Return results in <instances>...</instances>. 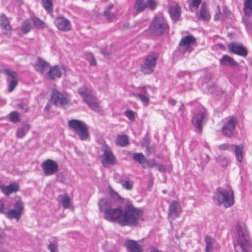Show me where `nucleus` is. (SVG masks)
Instances as JSON below:
<instances>
[{
    "instance_id": "obj_1",
    "label": "nucleus",
    "mask_w": 252,
    "mask_h": 252,
    "mask_svg": "<svg viewBox=\"0 0 252 252\" xmlns=\"http://www.w3.org/2000/svg\"><path fill=\"white\" fill-rule=\"evenodd\" d=\"M143 214V212L141 209L128 205L123 211L119 223L121 226H136L139 220H141Z\"/></svg>"
},
{
    "instance_id": "obj_2",
    "label": "nucleus",
    "mask_w": 252,
    "mask_h": 252,
    "mask_svg": "<svg viewBox=\"0 0 252 252\" xmlns=\"http://www.w3.org/2000/svg\"><path fill=\"white\" fill-rule=\"evenodd\" d=\"M98 206L100 211L104 212V218L106 220L110 222L119 221L123 213L121 208H112L111 202L106 198L101 199Z\"/></svg>"
},
{
    "instance_id": "obj_3",
    "label": "nucleus",
    "mask_w": 252,
    "mask_h": 252,
    "mask_svg": "<svg viewBox=\"0 0 252 252\" xmlns=\"http://www.w3.org/2000/svg\"><path fill=\"white\" fill-rule=\"evenodd\" d=\"M238 239L234 245L236 252H251L252 244L247 229L244 224L238 225Z\"/></svg>"
},
{
    "instance_id": "obj_4",
    "label": "nucleus",
    "mask_w": 252,
    "mask_h": 252,
    "mask_svg": "<svg viewBox=\"0 0 252 252\" xmlns=\"http://www.w3.org/2000/svg\"><path fill=\"white\" fill-rule=\"evenodd\" d=\"M67 125L80 140L85 141L90 138L89 128L84 122L77 119H71L68 121Z\"/></svg>"
},
{
    "instance_id": "obj_5",
    "label": "nucleus",
    "mask_w": 252,
    "mask_h": 252,
    "mask_svg": "<svg viewBox=\"0 0 252 252\" xmlns=\"http://www.w3.org/2000/svg\"><path fill=\"white\" fill-rule=\"evenodd\" d=\"M213 200L218 205L223 204L225 208L230 207L234 203L233 191L219 188L213 196Z\"/></svg>"
},
{
    "instance_id": "obj_6",
    "label": "nucleus",
    "mask_w": 252,
    "mask_h": 252,
    "mask_svg": "<svg viewBox=\"0 0 252 252\" xmlns=\"http://www.w3.org/2000/svg\"><path fill=\"white\" fill-rule=\"evenodd\" d=\"M78 93L82 97L84 101L92 110L96 112L100 111L97 98L92 94L89 89L83 86L78 89Z\"/></svg>"
},
{
    "instance_id": "obj_7",
    "label": "nucleus",
    "mask_w": 252,
    "mask_h": 252,
    "mask_svg": "<svg viewBox=\"0 0 252 252\" xmlns=\"http://www.w3.org/2000/svg\"><path fill=\"white\" fill-rule=\"evenodd\" d=\"M101 151L103 154L100 156L99 158L104 167H106L109 165H114L117 164V158L108 145H104L101 148Z\"/></svg>"
},
{
    "instance_id": "obj_8",
    "label": "nucleus",
    "mask_w": 252,
    "mask_h": 252,
    "mask_svg": "<svg viewBox=\"0 0 252 252\" xmlns=\"http://www.w3.org/2000/svg\"><path fill=\"white\" fill-rule=\"evenodd\" d=\"M70 100L69 94L65 92L59 91L56 89L52 90L50 102L57 107L66 105Z\"/></svg>"
},
{
    "instance_id": "obj_9",
    "label": "nucleus",
    "mask_w": 252,
    "mask_h": 252,
    "mask_svg": "<svg viewBox=\"0 0 252 252\" xmlns=\"http://www.w3.org/2000/svg\"><path fill=\"white\" fill-rule=\"evenodd\" d=\"M168 29V24L162 16H156L150 26L151 32L156 35L161 34Z\"/></svg>"
},
{
    "instance_id": "obj_10",
    "label": "nucleus",
    "mask_w": 252,
    "mask_h": 252,
    "mask_svg": "<svg viewBox=\"0 0 252 252\" xmlns=\"http://www.w3.org/2000/svg\"><path fill=\"white\" fill-rule=\"evenodd\" d=\"M158 59V55L155 53H150L145 58L141 65L142 72L145 74L151 73L154 70Z\"/></svg>"
},
{
    "instance_id": "obj_11",
    "label": "nucleus",
    "mask_w": 252,
    "mask_h": 252,
    "mask_svg": "<svg viewBox=\"0 0 252 252\" xmlns=\"http://www.w3.org/2000/svg\"><path fill=\"white\" fill-rule=\"evenodd\" d=\"M243 11V22L249 31H252V22L249 19L252 17V0H244Z\"/></svg>"
},
{
    "instance_id": "obj_12",
    "label": "nucleus",
    "mask_w": 252,
    "mask_h": 252,
    "mask_svg": "<svg viewBox=\"0 0 252 252\" xmlns=\"http://www.w3.org/2000/svg\"><path fill=\"white\" fill-rule=\"evenodd\" d=\"M237 122L238 120L236 118L234 117L228 118L226 123L222 126L221 132L226 137H230L233 134Z\"/></svg>"
},
{
    "instance_id": "obj_13",
    "label": "nucleus",
    "mask_w": 252,
    "mask_h": 252,
    "mask_svg": "<svg viewBox=\"0 0 252 252\" xmlns=\"http://www.w3.org/2000/svg\"><path fill=\"white\" fill-rule=\"evenodd\" d=\"M41 166L45 176H51L57 173L58 171V165L56 161L50 159L44 161Z\"/></svg>"
},
{
    "instance_id": "obj_14",
    "label": "nucleus",
    "mask_w": 252,
    "mask_h": 252,
    "mask_svg": "<svg viewBox=\"0 0 252 252\" xmlns=\"http://www.w3.org/2000/svg\"><path fill=\"white\" fill-rule=\"evenodd\" d=\"M206 111L201 112L195 114L192 119V123L194 126L197 128L199 133H201L203 125L206 122L207 118Z\"/></svg>"
},
{
    "instance_id": "obj_15",
    "label": "nucleus",
    "mask_w": 252,
    "mask_h": 252,
    "mask_svg": "<svg viewBox=\"0 0 252 252\" xmlns=\"http://www.w3.org/2000/svg\"><path fill=\"white\" fill-rule=\"evenodd\" d=\"M4 73L7 75V81L8 84V92H12L18 84L17 73L8 69L3 70Z\"/></svg>"
},
{
    "instance_id": "obj_16",
    "label": "nucleus",
    "mask_w": 252,
    "mask_h": 252,
    "mask_svg": "<svg viewBox=\"0 0 252 252\" xmlns=\"http://www.w3.org/2000/svg\"><path fill=\"white\" fill-rule=\"evenodd\" d=\"M196 41V39L192 35H187L183 37L179 43V46L185 52L190 53L193 50L192 47Z\"/></svg>"
},
{
    "instance_id": "obj_17",
    "label": "nucleus",
    "mask_w": 252,
    "mask_h": 252,
    "mask_svg": "<svg viewBox=\"0 0 252 252\" xmlns=\"http://www.w3.org/2000/svg\"><path fill=\"white\" fill-rule=\"evenodd\" d=\"M65 72L64 66L55 65L50 67L47 75L51 80H54L56 78H61L63 75L65 74Z\"/></svg>"
},
{
    "instance_id": "obj_18",
    "label": "nucleus",
    "mask_w": 252,
    "mask_h": 252,
    "mask_svg": "<svg viewBox=\"0 0 252 252\" xmlns=\"http://www.w3.org/2000/svg\"><path fill=\"white\" fill-rule=\"evenodd\" d=\"M54 24L57 28L62 31L66 32L71 29L69 21L62 16L57 17L54 21Z\"/></svg>"
},
{
    "instance_id": "obj_19",
    "label": "nucleus",
    "mask_w": 252,
    "mask_h": 252,
    "mask_svg": "<svg viewBox=\"0 0 252 252\" xmlns=\"http://www.w3.org/2000/svg\"><path fill=\"white\" fill-rule=\"evenodd\" d=\"M181 213V207L178 201H173L169 205L168 215L172 220L178 217Z\"/></svg>"
},
{
    "instance_id": "obj_20",
    "label": "nucleus",
    "mask_w": 252,
    "mask_h": 252,
    "mask_svg": "<svg viewBox=\"0 0 252 252\" xmlns=\"http://www.w3.org/2000/svg\"><path fill=\"white\" fill-rule=\"evenodd\" d=\"M0 28L4 34L10 35L11 27L7 17L4 14L0 15Z\"/></svg>"
},
{
    "instance_id": "obj_21",
    "label": "nucleus",
    "mask_w": 252,
    "mask_h": 252,
    "mask_svg": "<svg viewBox=\"0 0 252 252\" xmlns=\"http://www.w3.org/2000/svg\"><path fill=\"white\" fill-rule=\"evenodd\" d=\"M228 48L230 52L242 57H246L248 54L247 49L242 45L232 43L228 45Z\"/></svg>"
},
{
    "instance_id": "obj_22",
    "label": "nucleus",
    "mask_w": 252,
    "mask_h": 252,
    "mask_svg": "<svg viewBox=\"0 0 252 252\" xmlns=\"http://www.w3.org/2000/svg\"><path fill=\"white\" fill-rule=\"evenodd\" d=\"M125 246L130 252H142L143 247L132 240H126L125 243Z\"/></svg>"
},
{
    "instance_id": "obj_23",
    "label": "nucleus",
    "mask_w": 252,
    "mask_h": 252,
    "mask_svg": "<svg viewBox=\"0 0 252 252\" xmlns=\"http://www.w3.org/2000/svg\"><path fill=\"white\" fill-rule=\"evenodd\" d=\"M0 189L6 195H9L12 192H16L19 190V185L16 183L10 184L5 186L0 183Z\"/></svg>"
},
{
    "instance_id": "obj_24",
    "label": "nucleus",
    "mask_w": 252,
    "mask_h": 252,
    "mask_svg": "<svg viewBox=\"0 0 252 252\" xmlns=\"http://www.w3.org/2000/svg\"><path fill=\"white\" fill-rule=\"evenodd\" d=\"M49 64L40 58H38L37 63L34 65L36 71L42 74L47 70Z\"/></svg>"
},
{
    "instance_id": "obj_25",
    "label": "nucleus",
    "mask_w": 252,
    "mask_h": 252,
    "mask_svg": "<svg viewBox=\"0 0 252 252\" xmlns=\"http://www.w3.org/2000/svg\"><path fill=\"white\" fill-rule=\"evenodd\" d=\"M196 16L198 19L204 21H208L210 19V14L204 3L201 5L200 11L197 14Z\"/></svg>"
},
{
    "instance_id": "obj_26",
    "label": "nucleus",
    "mask_w": 252,
    "mask_h": 252,
    "mask_svg": "<svg viewBox=\"0 0 252 252\" xmlns=\"http://www.w3.org/2000/svg\"><path fill=\"white\" fill-rule=\"evenodd\" d=\"M220 64L224 66H235L237 63L230 56L225 55L220 60Z\"/></svg>"
},
{
    "instance_id": "obj_27",
    "label": "nucleus",
    "mask_w": 252,
    "mask_h": 252,
    "mask_svg": "<svg viewBox=\"0 0 252 252\" xmlns=\"http://www.w3.org/2000/svg\"><path fill=\"white\" fill-rule=\"evenodd\" d=\"M33 28L32 18L24 20L21 25V30L24 33H27Z\"/></svg>"
},
{
    "instance_id": "obj_28",
    "label": "nucleus",
    "mask_w": 252,
    "mask_h": 252,
    "mask_svg": "<svg viewBox=\"0 0 252 252\" xmlns=\"http://www.w3.org/2000/svg\"><path fill=\"white\" fill-rule=\"evenodd\" d=\"M232 146L237 160L240 162H241L243 158L244 147L242 145H232Z\"/></svg>"
},
{
    "instance_id": "obj_29",
    "label": "nucleus",
    "mask_w": 252,
    "mask_h": 252,
    "mask_svg": "<svg viewBox=\"0 0 252 252\" xmlns=\"http://www.w3.org/2000/svg\"><path fill=\"white\" fill-rule=\"evenodd\" d=\"M58 200L64 209H67L70 207V198L66 194L60 195L58 196Z\"/></svg>"
},
{
    "instance_id": "obj_30",
    "label": "nucleus",
    "mask_w": 252,
    "mask_h": 252,
    "mask_svg": "<svg viewBox=\"0 0 252 252\" xmlns=\"http://www.w3.org/2000/svg\"><path fill=\"white\" fill-rule=\"evenodd\" d=\"M181 11V8L178 5L170 7L169 11L172 19L174 21L178 20L180 16Z\"/></svg>"
},
{
    "instance_id": "obj_31",
    "label": "nucleus",
    "mask_w": 252,
    "mask_h": 252,
    "mask_svg": "<svg viewBox=\"0 0 252 252\" xmlns=\"http://www.w3.org/2000/svg\"><path fill=\"white\" fill-rule=\"evenodd\" d=\"M113 7L114 4L110 3L105 7L104 11V15L110 21H112L117 18L116 14L110 12V10Z\"/></svg>"
},
{
    "instance_id": "obj_32",
    "label": "nucleus",
    "mask_w": 252,
    "mask_h": 252,
    "mask_svg": "<svg viewBox=\"0 0 252 252\" xmlns=\"http://www.w3.org/2000/svg\"><path fill=\"white\" fill-rule=\"evenodd\" d=\"M205 242L206 244V252H211L213 250V246L216 242L215 239L209 236H206Z\"/></svg>"
},
{
    "instance_id": "obj_33",
    "label": "nucleus",
    "mask_w": 252,
    "mask_h": 252,
    "mask_svg": "<svg viewBox=\"0 0 252 252\" xmlns=\"http://www.w3.org/2000/svg\"><path fill=\"white\" fill-rule=\"evenodd\" d=\"M146 9V3L144 0H136L134 9L137 13H140Z\"/></svg>"
},
{
    "instance_id": "obj_34",
    "label": "nucleus",
    "mask_w": 252,
    "mask_h": 252,
    "mask_svg": "<svg viewBox=\"0 0 252 252\" xmlns=\"http://www.w3.org/2000/svg\"><path fill=\"white\" fill-rule=\"evenodd\" d=\"M18 212L13 209H10L6 213L5 215L9 219H16L17 221H19L22 215Z\"/></svg>"
},
{
    "instance_id": "obj_35",
    "label": "nucleus",
    "mask_w": 252,
    "mask_h": 252,
    "mask_svg": "<svg viewBox=\"0 0 252 252\" xmlns=\"http://www.w3.org/2000/svg\"><path fill=\"white\" fill-rule=\"evenodd\" d=\"M30 128L31 126L29 124L25 125L23 127L18 128L16 132V136L19 138H23Z\"/></svg>"
},
{
    "instance_id": "obj_36",
    "label": "nucleus",
    "mask_w": 252,
    "mask_h": 252,
    "mask_svg": "<svg viewBox=\"0 0 252 252\" xmlns=\"http://www.w3.org/2000/svg\"><path fill=\"white\" fill-rule=\"evenodd\" d=\"M33 28L43 29L46 27V24L37 17H32Z\"/></svg>"
},
{
    "instance_id": "obj_37",
    "label": "nucleus",
    "mask_w": 252,
    "mask_h": 252,
    "mask_svg": "<svg viewBox=\"0 0 252 252\" xmlns=\"http://www.w3.org/2000/svg\"><path fill=\"white\" fill-rule=\"evenodd\" d=\"M128 142V138L126 135H118L116 139L117 144L122 147L126 146Z\"/></svg>"
},
{
    "instance_id": "obj_38",
    "label": "nucleus",
    "mask_w": 252,
    "mask_h": 252,
    "mask_svg": "<svg viewBox=\"0 0 252 252\" xmlns=\"http://www.w3.org/2000/svg\"><path fill=\"white\" fill-rule=\"evenodd\" d=\"M133 95L139 98L145 105H147L149 103L150 95H146L143 94H138L136 93H133Z\"/></svg>"
},
{
    "instance_id": "obj_39",
    "label": "nucleus",
    "mask_w": 252,
    "mask_h": 252,
    "mask_svg": "<svg viewBox=\"0 0 252 252\" xmlns=\"http://www.w3.org/2000/svg\"><path fill=\"white\" fill-rule=\"evenodd\" d=\"M133 158L135 161L142 164V165L145 163V161H146V158L144 155L141 153H134L133 154Z\"/></svg>"
},
{
    "instance_id": "obj_40",
    "label": "nucleus",
    "mask_w": 252,
    "mask_h": 252,
    "mask_svg": "<svg viewBox=\"0 0 252 252\" xmlns=\"http://www.w3.org/2000/svg\"><path fill=\"white\" fill-rule=\"evenodd\" d=\"M14 210L18 211L20 214L22 215L23 211H24V203L19 198L16 200L15 203L14 204Z\"/></svg>"
},
{
    "instance_id": "obj_41",
    "label": "nucleus",
    "mask_w": 252,
    "mask_h": 252,
    "mask_svg": "<svg viewBox=\"0 0 252 252\" xmlns=\"http://www.w3.org/2000/svg\"><path fill=\"white\" fill-rule=\"evenodd\" d=\"M41 3L43 6L48 12L50 13H52L53 9L51 0H41Z\"/></svg>"
},
{
    "instance_id": "obj_42",
    "label": "nucleus",
    "mask_w": 252,
    "mask_h": 252,
    "mask_svg": "<svg viewBox=\"0 0 252 252\" xmlns=\"http://www.w3.org/2000/svg\"><path fill=\"white\" fill-rule=\"evenodd\" d=\"M9 118L11 122L16 123L21 121L19 113L17 111H13L9 114Z\"/></svg>"
},
{
    "instance_id": "obj_43",
    "label": "nucleus",
    "mask_w": 252,
    "mask_h": 252,
    "mask_svg": "<svg viewBox=\"0 0 252 252\" xmlns=\"http://www.w3.org/2000/svg\"><path fill=\"white\" fill-rule=\"evenodd\" d=\"M119 183L122 185L123 188L127 190H131L133 188V182L131 181L120 180Z\"/></svg>"
},
{
    "instance_id": "obj_44",
    "label": "nucleus",
    "mask_w": 252,
    "mask_h": 252,
    "mask_svg": "<svg viewBox=\"0 0 252 252\" xmlns=\"http://www.w3.org/2000/svg\"><path fill=\"white\" fill-rule=\"evenodd\" d=\"M146 8H148L151 10H154L157 5V2L155 0H147L146 1Z\"/></svg>"
},
{
    "instance_id": "obj_45",
    "label": "nucleus",
    "mask_w": 252,
    "mask_h": 252,
    "mask_svg": "<svg viewBox=\"0 0 252 252\" xmlns=\"http://www.w3.org/2000/svg\"><path fill=\"white\" fill-rule=\"evenodd\" d=\"M216 161L217 162L220 163L223 167H225L228 164V160L223 156H219L216 158Z\"/></svg>"
},
{
    "instance_id": "obj_46",
    "label": "nucleus",
    "mask_w": 252,
    "mask_h": 252,
    "mask_svg": "<svg viewBox=\"0 0 252 252\" xmlns=\"http://www.w3.org/2000/svg\"><path fill=\"white\" fill-rule=\"evenodd\" d=\"M157 165V163L155 162L154 160H147L146 159V161L145 163L142 165V166L144 168H150L155 167Z\"/></svg>"
},
{
    "instance_id": "obj_47",
    "label": "nucleus",
    "mask_w": 252,
    "mask_h": 252,
    "mask_svg": "<svg viewBox=\"0 0 252 252\" xmlns=\"http://www.w3.org/2000/svg\"><path fill=\"white\" fill-rule=\"evenodd\" d=\"M139 93L138 94H143L146 95H150L148 93L149 90H152V88L149 86L140 87L138 89Z\"/></svg>"
},
{
    "instance_id": "obj_48",
    "label": "nucleus",
    "mask_w": 252,
    "mask_h": 252,
    "mask_svg": "<svg viewBox=\"0 0 252 252\" xmlns=\"http://www.w3.org/2000/svg\"><path fill=\"white\" fill-rule=\"evenodd\" d=\"M207 89L211 93L216 94H219V92L217 91V88L212 83H209V85H207Z\"/></svg>"
},
{
    "instance_id": "obj_49",
    "label": "nucleus",
    "mask_w": 252,
    "mask_h": 252,
    "mask_svg": "<svg viewBox=\"0 0 252 252\" xmlns=\"http://www.w3.org/2000/svg\"><path fill=\"white\" fill-rule=\"evenodd\" d=\"M125 115L130 121H134L135 119V113L132 110H126L125 112Z\"/></svg>"
},
{
    "instance_id": "obj_50",
    "label": "nucleus",
    "mask_w": 252,
    "mask_h": 252,
    "mask_svg": "<svg viewBox=\"0 0 252 252\" xmlns=\"http://www.w3.org/2000/svg\"><path fill=\"white\" fill-rule=\"evenodd\" d=\"M17 106L21 109L23 112L26 113L29 111V108L26 103L21 102L17 104Z\"/></svg>"
},
{
    "instance_id": "obj_51",
    "label": "nucleus",
    "mask_w": 252,
    "mask_h": 252,
    "mask_svg": "<svg viewBox=\"0 0 252 252\" xmlns=\"http://www.w3.org/2000/svg\"><path fill=\"white\" fill-rule=\"evenodd\" d=\"M232 145H229L228 144H223L221 145H220L219 146V150L221 151H224V150H230V149H232Z\"/></svg>"
},
{
    "instance_id": "obj_52",
    "label": "nucleus",
    "mask_w": 252,
    "mask_h": 252,
    "mask_svg": "<svg viewBox=\"0 0 252 252\" xmlns=\"http://www.w3.org/2000/svg\"><path fill=\"white\" fill-rule=\"evenodd\" d=\"M201 3V0H191V2L190 5V6L197 8L199 7Z\"/></svg>"
},
{
    "instance_id": "obj_53",
    "label": "nucleus",
    "mask_w": 252,
    "mask_h": 252,
    "mask_svg": "<svg viewBox=\"0 0 252 252\" xmlns=\"http://www.w3.org/2000/svg\"><path fill=\"white\" fill-rule=\"evenodd\" d=\"M57 247V246L56 244L51 242L48 245V249L51 252H56V250Z\"/></svg>"
},
{
    "instance_id": "obj_54",
    "label": "nucleus",
    "mask_w": 252,
    "mask_h": 252,
    "mask_svg": "<svg viewBox=\"0 0 252 252\" xmlns=\"http://www.w3.org/2000/svg\"><path fill=\"white\" fill-rule=\"evenodd\" d=\"M218 12L216 13V14L215 15V20H218L220 18V6H218Z\"/></svg>"
},
{
    "instance_id": "obj_55",
    "label": "nucleus",
    "mask_w": 252,
    "mask_h": 252,
    "mask_svg": "<svg viewBox=\"0 0 252 252\" xmlns=\"http://www.w3.org/2000/svg\"><path fill=\"white\" fill-rule=\"evenodd\" d=\"M4 204L2 201L0 200V214H6L4 211Z\"/></svg>"
},
{
    "instance_id": "obj_56",
    "label": "nucleus",
    "mask_w": 252,
    "mask_h": 252,
    "mask_svg": "<svg viewBox=\"0 0 252 252\" xmlns=\"http://www.w3.org/2000/svg\"><path fill=\"white\" fill-rule=\"evenodd\" d=\"M90 64L92 66H95L96 64L95 59L94 56L91 55V58L89 61Z\"/></svg>"
},
{
    "instance_id": "obj_57",
    "label": "nucleus",
    "mask_w": 252,
    "mask_h": 252,
    "mask_svg": "<svg viewBox=\"0 0 252 252\" xmlns=\"http://www.w3.org/2000/svg\"><path fill=\"white\" fill-rule=\"evenodd\" d=\"M192 85L191 83H187L185 85L184 91H189L191 89Z\"/></svg>"
},
{
    "instance_id": "obj_58",
    "label": "nucleus",
    "mask_w": 252,
    "mask_h": 252,
    "mask_svg": "<svg viewBox=\"0 0 252 252\" xmlns=\"http://www.w3.org/2000/svg\"><path fill=\"white\" fill-rule=\"evenodd\" d=\"M110 194H111V195L114 198H119V194L117 192H116L114 190H111L110 192Z\"/></svg>"
},
{
    "instance_id": "obj_59",
    "label": "nucleus",
    "mask_w": 252,
    "mask_h": 252,
    "mask_svg": "<svg viewBox=\"0 0 252 252\" xmlns=\"http://www.w3.org/2000/svg\"><path fill=\"white\" fill-rule=\"evenodd\" d=\"M169 103L172 105V106H174L176 103V101L174 99H172V98H170L169 100Z\"/></svg>"
},
{
    "instance_id": "obj_60",
    "label": "nucleus",
    "mask_w": 252,
    "mask_h": 252,
    "mask_svg": "<svg viewBox=\"0 0 252 252\" xmlns=\"http://www.w3.org/2000/svg\"><path fill=\"white\" fill-rule=\"evenodd\" d=\"M210 157L208 155H205V158L204 159V162L207 164L209 162V161H210Z\"/></svg>"
},
{
    "instance_id": "obj_61",
    "label": "nucleus",
    "mask_w": 252,
    "mask_h": 252,
    "mask_svg": "<svg viewBox=\"0 0 252 252\" xmlns=\"http://www.w3.org/2000/svg\"><path fill=\"white\" fill-rule=\"evenodd\" d=\"M50 108H51V104H50V103L48 102L46 104V105L45 106V110L48 111L49 110Z\"/></svg>"
},
{
    "instance_id": "obj_62",
    "label": "nucleus",
    "mask_w": 252,
    "mask_h": 252,
    "mask_svg": "<svg viewBox=\"0 0 252 252\" xmlns=\"http://www.w3.org/2000/svg\"><path fill=\"white\" fill-rule=\"evenodd\" d=\"M158 169L160 171H164L165 170V167L164 166L159 165Z\"/></svg>"
},
{
    "instance_id": "obj_63",
    "label": "nucleus",
    "mask_w": 252,
    "mask_h": 252,
    "mask_svg": "<svg viewBox=\"0 0 252 252\" xmlns=\"http://www.w3.org/2000/svg\"><path fill=\"white\" fill-rule=\"evenodd\" d=\"M5 236V233L2 230H0V239L3 238Z\"/></svg>"
},
{
    "instance_id": "obj_64",
    "label": "nucleus",
    "mask_w": 252,
    "mask_h": 252,
    "mask_svg": "<svg viewBox=\"0 0 252 252\" xmlns=\"http://www.w3.org/2000/svg\"><path fill=\"white\" fill-rule=\"evenodd\" d=\"M185 74H188V75H189V73H188L187 72H181L180 73H179V76L180 77H181V76H184V75Z\"/></svg>"
}]
</instances>
